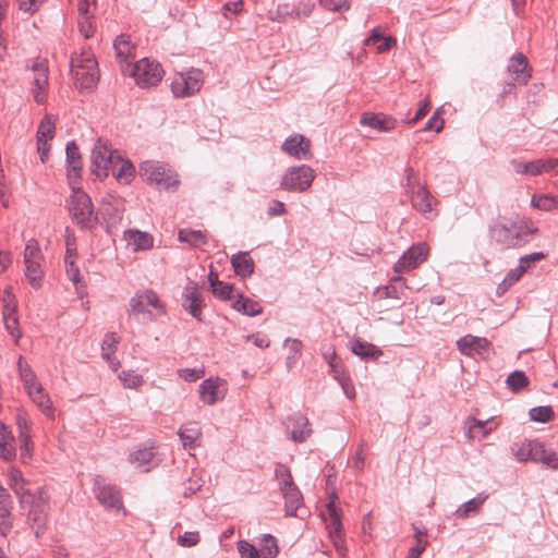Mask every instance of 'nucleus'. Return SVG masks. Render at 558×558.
Returning <instances> with one entry per match:
<instances>
[{
    "mask_svg": "<svg viewBox=\"0 0 558 558\" xmlns=\"http://www.w3.org/2000/svg\"><path fill=\"white\" fill-rule=\"evenodd\" d=\"M490 345L486 338L466 335L457 341V348L461 354L466 356L482 355Z\"/></svg>",
    "mask_w": 558,
    "mask_h": 558,
    "instance_id": "aec40b11",
    "label": "nucleus"
},
{
    "mask_svg": "<svg viewBox=\"0 0 558 558\" xmlns=\"http://www.w3.org/2000/svg\"><path fill=\"white\" fill-rule=\"evenodd\" d=\"M27 395L47 418L54 420L52 401L43 385L32 388L27 391Z\"/></svg>",
    "mask_w": 558,
    "mask_h": 558,
    "instance_id": "4be33fe9",
    "label": "nucleus"
},
{
    "mask_svg": "<svg viewBox=\"0 0 558 558\" xmlns=\"http://www.w3.org/2000/svg\"><path fill=\"white\" fill-rule=\"evenodd\" d=\"M508 72L513 81L520 85H525L532 76V69L529 65L527 58L522 53H517L510 59Z\"/></svg>",
    "mask_w": 558,
    "mask_h": 558,
    "instance_id": "412c9836",
    "label": "nucleus"
},
{
    "mask_svg": "<svg viewBox=\"0 0 558 558\" xmlns=\"http://www.w3.org/2000/svg\"><path fill=\"white\" fill-rule=\"evenodd\" d=\"M211 291L215 296H217L221 300H229V299H231L233 287L230 283H225L221 281Z\"/></svg>",
    "mask_w": 558,
    "mask_h": 558,
    "instance_id": "0e129e2a",
    "label": "nucleus"
},
{
    "mask_svg": "<svg viewBox=\"0 0 558 558\" xmlns=\"http://www.w3.org/2000/svg\"><path fill=\"white\" fill-rule=\"evenodd\" d=\"M125 236L129 245H131L135 252L148 250L153 246V236L147 232L129 230L125 232Z\"/></svg>",
    "mask_w": 558,
    "mask_h": 558,
    "instance_id": "473e14b6",
    "label": "nucleus"
},
{
    "mask_svg": "<svg viewBox=\"0 0 558 558\" xmlns=\"http://www.w3.org/2000/svg\"><path fill=\"white\" fill-rule=\"evenodd\" d=\"M165 313V304L154 290L138 291L130 300V317L140 319L142 316L143 322H154Z\"/></svg>",
    "mask_w": 558,
    "mask_h": 558,
    "instance_id": "7ed1b4c3",
    "label": "nucleus"
},
{
    "mask_svg": "<svg viewBox=\"0 0 558 558\" xmlns=\"http://www.w3.org/2000/svg\"><path fill=\"white\" fill-rule=\"evenodd\" d=\"M94 490L96 498L102 506L117 510L121 509L122 498L116 486L107 484L104 478L98 476L95 480Z\"/></svg>",
    "mask_w": 558,
    "mask_h": 558,
    "instance_id": "dca6fc26",
    "label": "nucleus"
},
{
    "mask_svg": "<svg viewBox=\"0 0 558 558\" xmlns=\"http://www.w3.org/2000/svg\"><path fill=\"white\" fill-rule=\"evenodd\" d=\"M231 264L234 272L242 277H250L254 272V260L247 252H239L231 257Z\"/></svg>",
    "mask_w": 558,
    "mask_h": 558,
    "instance_id": "7c9ffc66",
    "label": "nucleus"
},
{
    "mask_svg": "<svg viewBox=\"0 0 558 558\" xmlns=\"http://www.w3.org/2000/svg\"><path fill=\"white\" fill-rule=\"evenodd\" d=\"M535 231L523 221H510L509 223H495L490 228V235L502 247L512 248L526 244L530 241V235Z\"/></svg>",
    "mask_w": 558,
    "mask_h": 558,
    "instance_id": "f03ea898",
    "label": "nucleus"
},
{
    "mask_svg": "<svg viewBox=\"0 0 558 558\" xmlns=\"http://www.w3.org/2000/svg\"><path fill=\"white\" fill-rule=\"evenodd\" d=\"M315 179L314 170L306 165L291 167L283 174L280 187L288 192H305Z\"/></svg>",
    "mask_w": 558,
    "mask_h": 558,
    "instance_id": "0eeeda50",
    "label": "nucleus"
},
{
    "mask_svg": "<svg viewBox=\"0 0 558 558\" xmlns=\"http://www.w3.org/2000/svg\"><path fill=\"white\" fill-rule=\"evenodd\" d=\"M488 498L487 494L480 493L476 497L462 504L454 512L458 518H468L471 513H478Z\"/></svg>",
    "mask_w": 558,
    "mask_h": 558,
    "instance_id": "72a5a7b5",
    "label": "nucleus"
},
{
    "mask_svg": "<svg viewBox=\"0 0 558 558\" xmlns=\"http://www.w3.org/2000/svg\"><path fill=\"white\" fill-rule=\"evenodd\" d=\"M54 129H56V125L52 120V117L49 114H46L38 126L37 140H46V141L52 140L54 136Z\"/></svg>",
    "mask_w": 558,
    "mask_h": 558,
    "instance_id": "de8ad7c7",
    "label": "nucleus"
},
{
    "mask_svg": "<svg viewBox=\"0 0 558 558\" xmlns=\"http://www.w3.org/2000/svg\"><path fill=\"white\" fill-rule=\"evenodd\" d=\"M82 168L83 167L68 166L66 177L72 194H75V192H83L80 184Z\"/></svg>",
    "mask_w": 558,
    "mask_h": 558,
    "instance_id": "4d7b16f0",
    "label": "nucleus"
},
{
    "mask_svg": "<svg viewBox=\"0 0 558 558\" xmlns=\"http://www.w3.org/2000/svg\"><path fill=\"white\" fill-rule=\"evenodd\" d=\"M284 347L289 350V354L286 357V366L288 371H290L301 356L302 342L299 339L287 338L284 340Z\"/></svg>",
    "mask_w": 558,
    "mask_h": 558,
    "instance_id": "37998d69",
    "label": "nucleus"
},
{
    "mask_svg": "<svg viewBox=\"0 0 558 558\" xmlns=\"http://www.w3.org/2000/svg\"><path fill=\"white\" fill-rule=\"evenodd\" d=\"M118 343L119 337L116 333H107L101 343V355L114 372L120 367V362L114 355Z\"/></svg>",
    "mask_w": 558,
    "mask_h": 558,
    "instance_id": "c756f323",
    "label": "nucleus"
},
{
    "mask_svg": "<svg viewBox=\"0 0 558 558\" xmlns=\"http://www.w3.org/2000/svg\"><path fill=\"white\" fill-rule=\"evenodd\" d=\"M118 151L109 148L107 142L98 138L92 150V172L99 179L107 178Z\"/></svg>",
    "mask_w": 558,
    "mask_h": 558,
    "instance_id": "1a4fd4ad",
    "label": "nucleus"
},
{
    "mask_svg": "<svg viewBox=\"0 0 558 558\" xmlns=\"http://www.w3.org/2000/svg\"><path fill=\"white\" fill-rule=\"evenodd\" d=\"M320 3L328 10L333 12H342L350 9L348 0H320Z\"/></svg>",
    "mask_w": 558,
    "mask_h": 558,
    "instance_id": "e2e57ef3",
    "label": "nucleus"
},
{
    "mask_svg": "<svg viewBox=\"0 0 558 558\" xmlns=\"http://www.w3.org/2000/svg\"><path fill=\"white\" fill-rule=\"evenodd\" d=\"M530 418L534 422L547 423L554 417V410L549 405L536 407L530 410Z\"/></svg>",
    "mask_w": 558,
    "mask_h": 558,
    "instance_id": "603ef678",
    "label": "nucleus"
},
{
    "mask_svg": "<svg viewBox=\"0 0 558 558\" xmlns=\"http://www.w3.org/2000/svg\"><path fill=\"white\" fill-rule=\"evenodd\" d=\"M119 378L123 383L124 387H126V388H137L143 383V377L133 371L121 372L119 374Z\"/></svg>",
    "mask_w": 558,
    "mask_h": 558,
    "instance_id": "052dcab7",
    "label": "nucleus"
},
{
    "mask_svg": "<svg viewBox=\"0 0 558 558\" xmlns=\"http://www.w3.org/2000/svg\"><path fill=\"white\" fill-rule=\"evenodd\" d=\"M238 551L242 558H260L258 549L247 541L238 542Z\"/></svg>",
    "mask_w": 558,
    "mask_h": 558,
    "instance_id": "680f3d73",
    "label": "nucleus"
},
{
    "mask_svg": "<svg viewBox=\"0 0 558 558\" xmlns=\"http://www.w3.org/2000/svg\"><path fill=\"white\" fill-rule=\"evenodd\" d=\"M25 277L33 288H39L44 278L43 260L25 263Z\"/></svg>",
    "mask_w": 558,
    "mask_h": 558,
    "instance_id": "c9c22d12",
    "label": "nucleus"
},
{
    "mask_svg": "<svg viewBox=\"0 0 558 558\" xmlns=\"http://www.w3.org/2000/svg\"><path fill=\"white\" fill-rule=\"evenodd\" d=\"M33 260H44L40 247L35 239L28 240L24 250V264Z\"/></svg>",
    "mask_w": 558,
    "mask_h": 558,
    "instance_id": "864d4df0",
    "label": "nucleus"
},
{
    "mask_svg": "<svg viewBox=\"0 0 558 558\" xmlns=\"http://www.w3.org/2000/svg\"><path fill=\"white\" fill-rule=\"evenodd\" d=\"M444 119H441L438 112H435L426 122L423 131L435 130L436 132H440L444 129Z\"/></svg>",
    "mask_w": 558,
    "mask_h": 558,
    "instance_id": "338daca9",
    "label": "nucleus"
},
{
    "mask_svg": "<svg viewBox=\"0 0 558 558\" xmlns=\"http://www.w3.org/2000/svg\"><path fill=\"white\" fill-rule=\"evenodd\" d=\"M531 205L534 208L550 211L558 208V197L549 194L533 195Z\"/></svg>",
    "mask_w": 558,
    "mask_h": 558,
    "instance_id": "c03bdc74",
    "label": "nucleus"
},
{
    "mask_svg": "<svg viewBox=\"0 0 558 558\" xmlns=\"http://www.w3.org/2000/svg\"><path fill=\"white\" fill-rule=\"evenodd\" d=\"M232 307L248 316H256L263 312V307L256 301L244 298L242 294L232 303Z\"/></svg>",
    "mask_w": 558,
    "mask_h": 558,
    "instance_id": "4c0bfd02",
    "label": "nucleus"
},
{
    "mask_svg": "<svg viewBox=\"0 0 558 558\" xmlns=\"http://www.w3.org/2000/svg\"><path fill=\"white\" fill-rule=\"evenodd\" d=\"M426 545V538H418L414 541V544L409 549V555L407 558H420L422 553L425 550Z\"/></svg>",
    "mask_w": 558,
    "mask_h": 558,
    "instance_id": "774afa93",
    "label": "nucleus"
},
{
    "mask_svg": "<svg viewBox=\"0 0 558 558\" xmlns=\"http://www.w3.org/2000/svg\"><path fill=\"white\" fill-rule=\"evenodd\" d=\"M179 437L185 449L192 450L201 445L202 428L196 422H189L179 429Z\"/></svg>",
    "mask_w": 558,
    "mask_h": 558,
    "instance_id": "b1692460",
    "label": "nucleus"
},
{
    "mask_svg": "<svg viewBox=\"0 0 558 558\" xmlns=\"http://www.w3.org/2000/svg\"><path fill=\"white\" fill-rule=\"evenodd\" d=\"M2 316L7 331L14 339L15 343H17L19 339L22 337V332L16 314V304L3 305Z\"/></svg>",
    "mask_w": 558,
    "mask_h": 558,
    "instance_id": "c85d7f7f",
    "label": "nucleus"
},
{
    "mask_svg": "<svg viewBox=\"0 0 558 558\" xmlns=\"http://www.w3.org/2000/svg\"><path fill=\"white\" fill-rule=\"evenodd\" d=\"M410 193L412 207L424 215L427 219L436 216L434 213L438 202L427 190L426 185L417 183L416 187L413 186Z\"/></svg>",
    "mask_w": 558,
    "mask_h": 558,
    "instance_id": "f8f14e48",
    "label": "nucleus"
},
{
    "mask_svg": "<svg viewBox=\"0 0 558 558\" xmlns=\"http://www.w3.org/2000/svg\"><path fill=\"white\" fill-rule=\"evenodd\" d=\"M112 169L110 173L122 183H130L135 174V168L130 160L123 159L118 153L113 159Z\"/></svg>",
    "mask_w": 558,
    "mask_h": 558,
    "instance_id": "a878e982",
    "label": "nucleus"
},
{
    "mask_svg": "<svg viewBox=\"0 0 558 558\" xmlns=\"http://www.w3.org/2000/svg\"><path fill=\"white\" fill-rule=\"evenodd\" d=\"M258 553L262 558H276L279 554L276 537L271 534H264L260 537Z\"/></svg>",
    "mask_w": 558,
    "mask_h": 558,
    "instance_id": "58836bf2",
    "label": "nucleus"
},
{
    "mask_svg": "<svg viewBox=\"0 0 558 558\" xmlns=\"http://www.w3.org/2000/svg\"><path fill=\"white\" fill-rule=\"evenodd\" d=\"M141 175L159 190L175 189L179 184L178 174L167 165L158 161H144L140 167Z\"/></svg>",
    "mask_w": 558,
    "mask_h": 558,
    "instance_id": "39448f33",
    "label": "nucleus"
},
{
    "mask_svg": "<svg viewBox=\"0 0 558 558\" xmlns=\"http://www.w3.org/2000/svg\"><path fill=\"white\" fill-rule=\"evenodd\" d=\"M71 72L81 89H92L99 80L98 63L90 53L83 52L71 60Z\"/></svg>",
    "mask_w": 558,
    "mask_h": 558,
    "instance_id": "20e7f679",
    "label": "nucleus"
},
{
    "mask_svg": "<svg viewBox=\"0 0 558 558\" xmlns=\"http://www.w3.org/2000/svg\"><path fill=\"white\" fill-rule=\"evenodd\" d=\"M20 441V460L23 463H28L33 457V441L32 435H24L23 437H19Z\"/></svg>",
    "mask_w": 558,
    "mask_h": 558,
    "instance_id": "5fc2aeb1",
    "label": "nucleus"
},
{
    "mask_svg": "<svg viewBox=\"0 0 558 558\" xmlns=\"http://www.w3.org/2000/svg\"><path fill=\"white\" fill-rule=\"evenodd\" d=\"M536 463H543L549 469L558 470V454L553 450L546 449L542 442Z\"/></svg>",
    "mask_w": 558,
    "mask_h": 558,
    "instance_id": "49530a36",
    "label": "nucleus"
},
{
    "mask_svg": "<svg viewBox=\"0 0 558 558\" xmlns=\"http://www.w3.org/2000/svg\"><path fill=\"white\" fill-rule=\"evenodd\" d=\"M284 425L286 432L294 442H304L312 434L308 418L300 412L289 415Z\"/></svg>",
    "mask_w": 558,
    "mask_h": 558,
    "instance_id": "2eb2a0df",
    "label": "nucleus"
},
{
    "mask_svg": "<svg viewBox=\"0 0 558 558\" xmlns=\"http://www.w3.org/2000/svg\"><path fill=\"white\" fill-rule=\"evenodd\" d=\"M65 155L68 166L83 167L81 153L74 141L66 144Z\"/></svg>",
    "mask_w": 558,
    "mask_h": 558,
    "instance_id": "6e6d98bb",
    "label": "nucleus"
},
{
    "mask_svg": "<svg viewBox=\"0 0 558 558\" xmlns=\"http://www.w3.org/2000/svg\"><path fill=\"white\" fill-rule=\"evenodd\" d=\"M542 442L538 440H524L521 444H515L512 448L514 456L518 461L526 462L533 461L536 462Z\"/></svg>",
    "mask_w": 558,
    "mask_h": 558,
    "instance_id": "393cba45",
    "label": "nucleus"
},
{
    "mask_svg": "<svg viewBox=\"0 0 558 558\" xmlns=\"http://www.w3.org/2000/svg\"><path fill=\"white\" fill-rule=\"evenodd\" d=\"M352 352L363 360H377L383 355V351L373 343L354 340L351 342Z\"/></svg>",
    "mask_w": 558,
    "mask_h": 558,
    "instance_id": "2f4dec72",
    "label": "nucleus"
},
{
    "mask_svg": "<svg viewBox=\"0 0 558 558\" xmlns=\"http://www.w3.org/2000/svg\"><path fill=\"white\" fill-rule=\"evenodd\" d=\"M132 75L141 87H150L161 81L163 70L158 62L145 58L134 64Z\"/></svg>",
    "mask_w": 558,
    "mask_h": 558,
    "instance_id": "9d476101",
    "label": "nucleus"
},
{
    "mask_svg": "<svg viewBox=\"0 0 558 558\" xmlns=\"http://www.w3.org/2000/svg\"><path fill=\"white\" fill-rule=\"evenodd\" d=\"M154 458L153 448L137 449L130 454V461L137 463L140 466L149 463Z\"/></svg>",
    "mask_w": 558,
    "mask_h": 558,
    "instance_id": "13d9d810",
    "label": "nucleus"
},
{
    "mask_svg": "<svg viewBox=\"0 0 558 558\" xmlns=\"http://www.w3.org/2000/svg\"><path fill=\"white\" fill-rule=\"evenodd\" d=\"M337 497L333 495L327 504V512L329 520L327 522V529L329 531L330 537L333 539L335 546L340 555H342V545H341V532L342 524L340 520V509L336 506L335 499Z\"/></svg>",
    "mask_w": 558,
    "mask_h": 558,
    "instance_id": "6ab92c4d",
    "label": "nucleus"
},
{
    "mask_svg": "<svg viewBox=\"0 0 558 558\" xmlns=\"http://www.w3.org/2000/svg\"><path fill=\"white\" fill-rule=\"evenodd\" d=\"M22 508L27 509V519L35 536L44 534L49 512V495L45 488H38L36 493H28L20 500Z\"/></svg>",
    "mask_w": 558,
    "mask_h": 558,
    "instance_id": "f257e3e1",
    "label": "nucleus"
},
{
    "mask_svg": "<svg viewBox=\"0 0 558 558\" xmlns=\"http://www.w3.org/2000/svg\"><path fill=\"white\" fill-rule=\"evenodd\" d=\"M489 420L487 421H480L476 418H469L466 421V436L469 438H484L486 437L492 428H487Z\"/></svg>",
    "mask_w": 558,
    "mask_h": 558,
    "instance_id": "ea45409f",
    "label": "nucleus"
},
{
    "mask_svg": "<svg viewBox=\"0 0 558 558\" xmlns=\"http://www.w3.org/2000/svg\"><path fill=\"white\" fill-rule=\"evenodd\" d=\"M32 421L25 411H19L16 414V426L19 429V437L24 435H32Z\"/></svg>",
    "mask_w": 558,
    "mask_h": 558,
    "instance_id": "bf43d9fd",
    "label": "nucleus"
},
{
    "mask_svg": "<svg viewBox=\"0 0 558 558\" xmlns=\"http://www.w3.org/2000/svg\"><path fill=\"white\" fill-rule=\"evenodd\" d=\"M101 209L105 215L120 218V213L122 210V202L120 198L113 195H108L102 198Z\"/></svg>",
    "mask_w": 558,
    "mask_h": 558,
    "instance_id": "a18cd8bd",
    "label": "nucleus"
},
{
    "mask_svg": "<svg viewBox=\"0 0 558 558\" xmlns=\"http://www.w3.org/2000/svg\"><path fill=\"white\" fill-rule=\"evenodd\" d=\"M77 24L80 33L84 38L88 39L93 37L95 33L94 14H78Z\"/></svg>",
    "mask_w": 558,
    "mask_h": 558,
    "instance_id": "8fccbe9b",
    "label": "nucleus"
},
{
    "mask_svg": "<svg viewBox=\"0 0 558 558\" xmlns=\"http://www.w3.org/2000/svg\"><path fill=\"white\" fill-rule=\"evenodd\" d=\"M204 83L203 72L191 69L185 73H178L171 83V90L178 98L191 97L201 90Z\"/></svg>",
    "mask_w": 558,
    "mask_h": 558,
    "instance_id": "6e6552de",
    "label": "nucleus"
},
{
    "mask_svg": "<svg viewBox=\"0 0 558 558\" xmlns=\"http://www.w3.org/2000/svg\"><path fill=\"white\" fill-rule=\"evenodd\" d=\"M16 456L15 439L9 427L0 422V458L12 461Z\"/></svg>",
    "mask_w": 558,
    "mask_h": 558,
    "instance_id": "cd10ccee",
    "label": "nucleus"
},
{
    "mask_svg": "<svg viewBox=\"0 0 558 558\" xmlns=\"http://www.w3.org/2000/svg\"><path fill=\"white\" fill-rule=\"evenodd\" d=\"M182 306L198 322H203L202 311L205 307L204 295L197 283L189 282L182 293Z\"/></svg>",
    "mask_w": 558,
    "mask_h": 558,
    "instance_id": "ddd939ff",
    "label": "nucleus"
},
{
    "mask_svg": "<svg viewBox=\"0 0 558 558\" xmlns=\"http://www.w3.org/2000/svg\"><path fill=\"white\" fill-rule=\"evenodd\" d=\"M361 124L379 132H389L397 126V120L384 113H365L361 118Z\"/></svg>",
    "mask_w": 558,
    "mask_h": 558,
    "instance_id": "5701e85b",
    "label": "nucleus"
},
{
    "mask_svg": "<svg viewBox=\"0 0 558 558\" xmlns=\"http://www.w3.org/2000/svg\"><path fill=\"white\" fill-rule=\"evenodd\" d=\"M284 498L287 515L298 517V510L303 506V496L296 485L280 490Z\"/></svg>",
    "mask_w": 558,
    "mask_h": 558,
    "instance_id": "bb28decb",
    "label": "nucleus"
},
{
    "mask_svg": "<svg viewBox=\"0 0 558 558\" xmlns=\"http://www.w3.org/2000/svg\"><path fill=\"white\" fill-rule=\"evenodd\" d=\"M544 258H545V254L542 252H535L532 254H527L520 258L519 266H523L524 271H526L533 263L539 262Z\"/></svg>",
    "mask_w": 558,
    "mask_h": 558,
    "instance_id": "69168bd1",
    "label": "nucleus"
},
{
    "mask_svg": "<svg viewBox=\"0 0 558 558\" xmlns=\"http://www.w3.org/2000/svg\"><path fill=\"white\" fill-rule=\"evenodd\" d=\"M178 239L194 247H201L207 243L206 235L199 230L182 229L179 231Z\"/></svg>",
    "mask_w": 558,
    "mask_h": 558,
    "instance_id": "79ce46f5",
    "label": "nucleus"
},
{
    "mask_svg": "<svg viewBox=\"0 0 558 558\" xmlns=\"http://www.w3.org/2000/svg\"><path fill=\"white\" fill-rule=\"evenodd\" d=\"M117 58L120 59L121 62H128L132 57L133 46L130 40L129 35H120L117 37L113 44Z\"/></svg>",
    "mask_w": 558,
    "mask_h": 558,
    "instance_id": "a19ab883",
    "label": "nucleus"
},
{
    "mask_svg": "<svg viewBox=\"0 0 558 558\" xmlns=\"http://www.w3.org/2000/svg\"><path fill=\"white\" fill-rule=\"evenodd\" d=\"M428 254V248L425 244L411 246L395 264L396 272H407L416 268L422 262L425 260Z\"/></svg>",
    "mask_w": 558,
    "mask_h": 558,
    "instance_id": "f3484780",
    "label": "nucleus"
},
{
    "mask_svg": "<svg viewBox=\"0 0 558 558\" xmlns=\"http://www.w3.org/2000/svg\"><path fill=\"white\" fill-rule=\"evenodd\" d=\"M281 149L287 155L296 159H310L311 154V141L302 134L292 135L282 143Z\"/></svg>",
    "mask_w": 558,
    "mask_h": 558,
    "instance_id": "a211bd4d",
    "label": "nucleus"
},
{
    "mask_svg": "<svg viewBox=\"0 0 558 558\" xmlns=\"http://www.w3.org/2000/svg\"><path fill=\"white\" fill-rule=\"evenodd\" d=\"M506 383L513 392H518L529 385V378L524 372L514 371L508 376Z\"/></svg>",
    "mask_w": 558,
    "mask_h": 558,
    "instance_id": "09e8293b",
    "label": "nucleus"
},
{
    "mask_svg": "<svg viewBox=\"0 0 558 558\" xmlns=\"http://www.w3.org/2000/svg\"><path fill=\"white\" fill-rule=\"evenodd\" d=\"M32 72L33 95L37 104H44L47 99L48 64L45 59H36L26 65Z\"/></svg>",
    "mask_w": 558,
    "mask_h": 558,
    "instance_id": "9b49d317",
    "label": "nucleus"
},
{
    "mask_svg": "<svg viewBox=\"0 0 558 558\" xmlns=\"http://www.w3.org/2000/svg\"><path fill=\"white\" fill-rule=\"evenodd\" d=\"M17 368H19L20 378H21L26 391L31 390L32 388H34L38 385H41L37 380L36 374L33 372L31 366L23 360L22 356H20V359H19Z\"/></svg>",
    "mask_w": 558,
    "mask_h": 558,
    "instance_id": "e433bc0d",
    "label": "nucleus"
},
{
    "mask_svg": "<svg viewBox=\"0 0 558 558\" xmlns=\"http://www.w3.org/2000/svg\"><path fill=\"white\" fill-rule=\"evenodd\" d=\"M69 211L73 220L83 229H92L97 222L92 199L85 192L71 194Z\"/></svg>",
    "mask_w": 558,
    "mask_h": 558,
    "instance_id": "423d86ee",
    "label": "nucleus"
},
{
    "mask_svg": "<svg viewBox=\"0 0 558 558\" xmlns=\"http://www.w3.org/2000/svg\"><path fill=\"white\" fill-rule=\"evenodd\" d=\"M276 478L279 483L280 490L290 486L295 485L289 468L284 464H277L275 470Z\"/></svg>",
    "mask_w": 558,
    "mask_h": 558,
    "instance_id": "3c124183",
    "label": "nucleus"
},
{
    "mask_svg": "<svg viewBox=\"0 0 558 558\" xmlns=\"http://www.w3.org/2000/svg\"><path fill=\"white\" fill-rule=\"evenodd\" d=\"M8 476L10 481V487L13 489L19 500L31 493L29 488L27 487V483L24 480L23 473L19 469L11 468L9 470Z\"/></svg>",
    "mask_w": 558,
    "mask_h": 558,
    "instance_id": "f704fd0d",
    "label": "nucleus"
},
{
    "mask_svg": "<svg viewBox=\"0 0 558 558\" xmlns=\"http://www.w3.org/2000/svg\"><path fill=\"white\" fill-rule=\"evenodd\" d=\"M199 399L207 405H213L225 399L227 383L218 377L207 378L199 385Z\"/></svg>",
    "mask_w": 558,
    "mask_h": 558,
    "instance_id": "4468645a",
    "label": "nucleus"
}]
</instances>
